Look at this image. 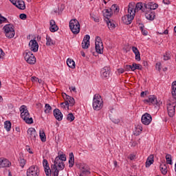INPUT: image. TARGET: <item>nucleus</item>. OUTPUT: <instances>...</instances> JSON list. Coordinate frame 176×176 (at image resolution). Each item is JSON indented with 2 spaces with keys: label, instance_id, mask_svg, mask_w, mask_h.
I'll list each match as a JSON object with an SVG mask.
<instances>
[{
  "label": "nucleus",
  "instance_id": "nucleus-42",
  "mask_svg": "<svg viewBox=\"0 0 176 176\" xmlns=\"http://www.w3.org/2000/svg\"><path fill=\"white\" fill-rule=\"evenodd\" d=\"M175 106H176L175 103H168L167 104V109H168V111L175 109Z\"/></svg>",
  "mask_w": 176,
  "mask_h": 176
},
{
  "label": "nucleus",
  "instance_id": "nucleus-48",
  "mask_svg": "<svg viewBox=\"0 0 176 176\" xmlns=\"http://www.w3.org/2000/svg\"><path fill=\"white\" fill-rule=\"evenodd\" d=\"M111 122H113V123H115L116 124H118L120 123V120L118 118H111Z\"/></svg>",
  "mask_w": 176,
  "mask_h": 176
},
{
  "label": "nucleus",
  "instance_id": "nucleus-56",
  "mask_svg": "<svg viewBox=\"0 0 176 176\" xmlns=\"http://www.w3.org/2000/svg\"><path fill=\"white\" fill-rule=\"evenodd\" d=\"M69 90H71V91H76V88L74 86H72L69 87Z\"/></svg>",
  "mask_w": 176,
  "mask_h": 176
},
{
  "label": "nucleus",
  "instance_id": "nucleus-49",
  "mask_svg": "<svg viewBox=\"0 0 176 176\" xmlns=\"http://www.w3.org/2000/svg\"><path fill=\"white\" fill-rule=\"evenodd\" d=\"M125 71H133V65H126L124 67Z\"/></svg>",
  "mask_w": 176,
  "mask_h": 176
},
{
  "label": "nucleus",
  "instance_id": "nucleus-14",
  "mask_svg": "<svg viewBox=\"0 0 176 176\" xmlns=\"http://www.w3.org/2000/svg\"><path fill=\"white\" fill-rule=\"evenodd\" d=\"M29 47H30V50L32 52H34V53H36V52H38V49H39V45L38 44V42H36L35 39L30 41Z\"/></svg>",
  "mask_w": 176,
  "mask_h": 176
},
{
  "label": "nucleus",
  "instance_id": "nucleus-51",
  "mask_svg": "<svg viewBox=\"0 0 176 176\" xmlns=\"http://www.w3.org/2000/svg\"><path fill=\"white\" fill-rule=\"evenodd\" d=\"M19 17L21 20H25L27 19V14H21Z\"/></svg>",
  "mask_w": 176,
  "mask_h": 176
},
{
  "label": "nucleus",
  "instance_id": "nucleus-19",
  "mask_svg": "<svg viewBox=\"0 0 176 176\" xmlns=\"http://www.w3.org/2000/svg\"><path fill=\"white\" fill-rule=\"evenodd\" d=\"M54 116L56 120H58V122L63 120V113H61V111L58 109H55L54 110Z\"/></svg>",
  "mask_w": 176,
  "mask_h": 176
},
{
  "label": "nucleus",
  "instance_id": "nucleus-40",
  "mask_svg": "<svg viewBox=\"0 0 176 176\" xmlns=\"http://www.w3.org/2000/svg\"><path fill=\"white\" fill-rule=\"evenodd\" d=\"M19 164H20L21 167L22 168H24V166H25L27 161L25 159L20 157L19 159Z\"/></svg>",
  "mask_w": 176,
  "mask_h": 176
},
{
  "label": "nucleus",
  "instance_id": "nucleus-39",
  "mask_svg": "<svg viewBox=\"0 0 176 176\" xmlns=\"http://www.w3.org/2000/svg\"><path fill=\"white\" fill-rule=\"evenodd\" d=\"M166 164H173V160L171 158V155L166 154Z\"/></svg>",
  "mask_w": 176,
  "mask_h": 176
},
{
  "label": "nucleus",
  "instance_id": "nucleus-2",
  "mask_svg": "<svg viewBox=\"0 0 176 176\" xmlns=\"http://www.w3.org/2000/svg\"><path fill=\"white\" fill-rule=\"evenodd\" d=\"M135 6V3H130L128 6V14L122 16V20L124 24H131L133 20H134V16H135V12L133 11L134 7Z\"/></svg>",
  "mask_w": 176,
  "mask_h": 176
},
{
  "label": "nucleus",
  "instance_id": "nucleus-15",
  "mask_svg": "<svg viewBox=\"0 0 176 176\" xmlns=\"http://www.w3.org/2000/svg\"><path fill=\"white\" fill-rule=\"evenodd\" d=\"M90 46V36L89 34L85 35L82 42V49H89Z\"/></svg>",
  "mask_w": 176,
  "mask_h": 176
},
{
  "label": "nucleus",
  "instance_id": "nucleus-26",
  "mask_svg": "<svg viewBox=\"0 0 176 176\" xmlns=\"http://www.w3.org/2000/svg\"><path fill=\"white\" fill-rule=\"evenodd\" d=\"M160 170L162 174H163L164 175H166V174H167V171H168L167 164H166V162L161 164L160 166Z\"/></svg>",
  "mask_w": 176,
  "mask_h": 176
},
{
  "label": "nucleus",
  "instance_id": "nucleus-54",
  "mask_svg": "<svg viewBox=\"0 0 176 176\" xmlns=\"http://www.w3.org/2000/svg\"><path fill=\"white\" fill-rule=\"evenodd\" d=\"M50 27H52L53 25H56V21H54V20H51L50 21Z\"/></svg>",
  "mask_w": 176,
  "mask_h": 176
},
{
  "label": "nucleus",
  "instance_id": "nucleus-32",
  "mask_svg": "<svg viewBox=\"0 0 176 176\" xmlns=\"http://www.w3.org/2000/svg\"><path fill=\"white\" fill-rule=\"evenodd\" d=\"M4 128L8 131H10V129H12V122H10V121H6L4 122Z\"/></svg>",
  "mask_w": 176,
  "mask_h": 176
},
{
  "label": "nucleus",
  "instance_id": "nucleus-35",
  "mask_svg": "<svg viewBox=\"0 0 176 176\" xmlns=\"http://www.w3.org/2000/svg\"><path fill=\"white\" fill-rule=\"evenodd\" d=\"M46 45L47 46H52V45H54V41L50 38V36H46Z\"/></svg>",
  "mask_w": 176,
  "mask_h": 176
},
{
  "label": "nucleus",
  "instance_id": "nucleus-38",
  "mask_svg": "<svg viewBox=\"0 0 176 176\" xmlns=\"http://www.w3.org/2000/svg\"><path fill=\"white\" fill-rule=\"evenodd\" d=\"M106 22L109 30H113V28H115V23H112L111 20H106Z\"/></svg>",
  "mask_w": 176,
  "mask_h": 176
},
{
  "label": "nucleus",
  "instance_id": "nucleus-4",
  "mask_svg": "<svg viewBox=\"0 0 176 176\" xmlns=\"http://www.w3.org/2000/svg\"><path fill=\"white\" fill-rule=\"evenodd\" d=\"M103 102H104L102 101V98H101V96L99 94L94 95L92 103L94 111H100V109H102V107L104 106Z\"/></svg>",
  "mask_w": 176,
  "mask_h": 176
},
{
  "label": "nucleus",
  "instance_id": "nucleus-12",
  "mask_svg": "<svg viewBox=\"0 0 176 176\" xmlns=\"http://www.w3.org/2000/svg\"><path fill=\"white\" fill-rule=\"evenodd\" d=\"M152 122V116L151 114L146 113L142 116V123L145 124V126H148L151 124Z\"/></svg>",
  "mask_w": 176,
  "mask_h": 176
},
{
  "label": "nucleus",
  "instance_id": "nucleus-50",
  "mask_svg": "<svg viewBox=\"0 0 176 176\" xmlns=\"http://www.w3.org/2000/svg\"><path fill=\"white\" fill-rule=\"evenodd\" d=\"M5 57V52H3V50L0 48V60H3Z\"/></svg>",
  "mask_w": 176,
  "mask_h": 176
},
{
  "label": "nucleus",
  "instance_id": "nucleus-34",
  "mask_svg": "<svg viewBox=\"0 0 176 176\" xmlns=\"http://www.w3.org/2000/svg\"><path fill=\"white\" fill-rule=\"evenodd\" d=\"M132 69L133 71H135V69H139L140 71H141V69H142V65L133 63L132 64Z\"/></svg>",
  "mask_w": 176,
  "mask_h": 176
},
{
  "label": "nucleus",
  "instance_id": "nucleus-28",
  "mask_svg": "<svg viewBox=\"0 0 176 176\" xmlns=\"http://www.w3.org/2000/svg\"><path fill=\"white\" fill-rule=\"evenodd\" d=\"M153 155H150L146 162V167H151V164H153Z\"/></svg>",
  "mask_w": 176,
  "mask_h": 176
},
{
  "label": "nucleus",
  "instance_id": "nucleus-45",
  "mask_svg": "<svg viewBox=\"0 0 176 176\" xmlns=\"http://www.w3.org/2000/svg\"><path fill=\"white\" fill-rule=\"evenodd\" d=\"M58 30V27L57 26V25H54L53 26H50V31H51V32H56V31Z\"/></svg>",
  "mask_w": 176,
  "mask_h": 176
},
{
  "label": "nucleus",
  "instance_id": "nucleus-46",
  "mask_svg": "<svg viewBox=\"0 0 176 176\" xmlns=\"http://www.w3.org/2000/svg\"><path fill=\"white\" fill-rule=\"evenodd\" d=\"M168 115L170 118H173L175 115V109L168 110Z\"/></svg>",
  "mask_w": 176,
  "mask_h": 176
},
{
  "label": "nucleus",
  "instance_id": "nucleus-44",
  "mask_svg": "<svg viewBox=\"0 0 176 176\" xmlns=\"http://www.w3.org/2000/svg\"><path fill=\"white\" fill-rule=\"evenodd\" d=\"M90 17L96 23H98V21H100V19H98V16H97L96 15H94V14H93V13L90 14Z\"/></svg>",
  "mask_w": 176,
  "mask_h": 176
},
{
  "label": "nucleus",
  "instance_id": "nucleus-63",
  "mask_svg": "<svg viewBox=\"0 0 176 176\" xmlns=\"http://www.w3.org/2000/svg\"><path fill=\"white\" fill-rule=\"evenodd\" d=\"M164 34L165 35H167V34H168V30H166L164 32Z\"/></svg>",
  "mask_w": 176,
  "mask_h": 176
},
{
  "label": "nucleus",
  "instance_id": "nucleus-7",
  "mask_svg": "<svg viewBox=\"0 0 176 176\" xmlns=\"http://www.w3.org/2000/svg\"><path fill=\"white\" fill-rule=\"evenodd\" d=\"M62 96L65 100V102L61 103L62 107H67L68 108L69 105L70 107L75 105V99L74 98L67 95L65 93L62 94Z\"/></svg>",
  "mask_w": 176,
  "mask_h": 176
},
{
  "label": "nucleus",
  "instance_id": "nucleus-23",
  "mask_svg": "<svg viewBox=\"0 0 176 176\" xmlns=\"http://www.w3.org/2000/svg\"><path fill=\"white\" fill-rule=\"evenodd\" d=\"M75 164V157H74V153H70L69 154V167L71 168L74 167Z\"/></svg>",
  "mask_w": 176,
  "mask_h": 176
},
{
  "label": "nucleus",
  "instance_id": "nucleus-47",
  "mask_svg": "<svg viewBox=\"0 0 176 176\" xmlns=\"http://www.w3.org/2000/svg\"><path fill=\"white\" fill-rule=\"evenodd\" d=\"M3 23H8V19L5 18V16H3L0 14V24H2Z\"/></svg>",
  "mask_w": 176,
  "mask_h": 176
},
{
  "label": "nucleus",
  "instance_id": "nucleus-6",
  "mask_svg": "<svg viewBox=\"0 0 176 176\" xmlns=\"http://www.w3.org/2000/svg\"><path fill=\"white\" fill-rule=\"evenodd\" d=\"M4 32L6 36L12 39V38L14 37L15 32H14V26L12 24H7L3 27Z\"/></svg>",
  "mask_w": 176,
  "mask_h": 176
},
{
  "label": "nucleus",
  "instance_id": "nucleus-33",
  "mask_svg": "<svg viewBox=\"0 0 176 176\" xmlns=\"http://www.w3.org/2000/svg\"><path fill=\"white\" fill-rule=\"evenodd\" d=\"M39 137L42 142H46V135L45 134V131H40L39 132Z\"/></svg>",
  "mask_w": 176,
  "mask_h": 176
},
{
  "label": "nucleus",
  "instance_id": "nucleus-16",
  "mask_svg": "<svg viewBox=\"0 0 176 176\" xmlns=\"http://www.w3.org/2000/svg\"><path fill=\"white\" fill-rule=\"evenodd\" d=\"M10 164H12L9 162V160L4 157L0 158V168L10 167Z\"/></svg>",
  "mask_w": 176,
  "mask_h": 176
},
{
  "label": "nucleus",
  "instance_id": "nucleus-36",
  "mask_svg": "<svg viewBox=\"0 0 176 176\" xmlns=\"http://www.w3.org/2000/svg\"><path fill=\"white\" fill-rule=\"evenodd\" d=\"M141 133H142V126L141 125L136 126L135 131V135H140Z\"/></svg>",
  "mask_w": 176,
  "mask_h": 176
},
{
  "label": "nucleus",
  "instance_id": "nucleus-20",
  "mask_svg": "<svg viewBox=\"0 0 176 176\" xmlns=\"http://www.w3.org/2000/svg\"><path fill=\"white\" fill-rule=\"evenodd\" d=\"M138 10H142V12H146V8H142V3H137L135 4V6L133 9V12H135V14L137 12H138Z\"/></svg>",
  "mask_w": 176,
  "mask_h": 176
},
{
  "label": "nucleus",
  "instance_id": "nucleus-22",
  "mask_svg": "<svg viewBox=\"0 0 176 176\" xmlns=\"http://www.w3.org/2000/svg\"><path fill=\"white\" fill-rule=\"evenodd\" d=\"M144 8L150 10H155L159 8V5L157 3H148V4H144Z\"/></svg>",
  "mask_w": 176,
  "mask_h": 176
},
{
  "label": "nucleus",
  "instance_id": "nucleus-31",
  "mask_svg": "<svg viewBox=\"0 0 176 176\" xmlns=\"http://www.w3.org/2000/svg\"><path fill=\"white\" fill-rule=\"evenodd\" d=\"M145 17L147 20H151L152 21V20H154L155 19V14L151 12H146Z\"/></svg>",
  "mask_w": 176,
  "mask_h": 176
},
{
  "label": "nucleus",
  "instance_id": "nucleus-60",
  "mask_svg": "<svg viewBox=\"0 0 176 176\" xmlns=\"http://www.w3.org/2000/svg\"><path fill=\"white\" fill-rule=\"evenodd\" d=\"M139 28H140V31H142V30H144V25L140 24Z\"/></svg>",
  "mask_w": 176,
  "mask_h": 176
},
{
  "label": "nucleus",
  "instance_id": "nucleus-58",
  "mask_svg": "<svg viewBox=\"0 0 176 176\" xmlns=\"http://www.w3.org/2000/svg\"><path fill=\"white\" fill-rule=\"evenodd\" d=\"M118 72H119V74H124V69L122 68L118 69Z\"/></svg>",
  "mask_w": 176,
  "mask_h": 176
},
{
  "label": "nucleus",
  "instance_id": "nucleus-11",
  "mask_svg": "<svg viewBox=\"0 0 176 176\" xmlns=\"http://www.w3.org/2000/svg\"><path fill=\"white\" fill-rule=\"evenodd\" d=\"M28 138L31 141H36L38 138V133L34 128H29L28 129Z\"/></svg>",
  "mask_w": 176,
  "mask_h": 176
},
{
  "label": "nucleus",
  "instance_id": "nucleus-62",
  "mask_svg": "<svg viewBox=\"0 0 176 176\" xmlns=\"http://www.w3.org/2000/svg\"><path fill=\"white\" fill-rule=\"evenodd\" d=\"M81 56H82V57H86V54L84 52H81Z\"/></svg>",
  "mask_w": 176,
  "mask_h": 176
},
{
  "label": "nucleus",
  "instance_id": "nucleus-13",
  "mask_svg": "<svg viewBox=\"0 0 176 176\" xmlns=\"http://www.w3.org/2000/svg\"><path fill=\"white\" fill-rule=\"evenodd\" d=\"M43 166L44 167L45 175L52 176V173H53V170H52V168L50 169V167L49 166V162H47V160H43Z\"/></svg>",
  "mask_w": 176,
  "mask_h": 176
},
{
  "label": "nucleus",
  "instance_id": "nucleus-18",
  "mask_svg": "<svg viewBox=\"0 0 176 176\" xmlns=\"http://www.w3.org/2000/svg\"><path fill=\"white\" fill-rule=\"evenodd\" d=\"M144 102H148V104H153L154 105H157V99L156 96L154 95H151L148 98L144 100Z\"/></svg>",
  "mask_w": 176,
  "mask_h": 176
},
{
  "label": "nucleus",
  "instance_id": "nucleus-37",
  "mask_svg": "<svg viewBox=\"0 0 176 176\" xmlns=\"http://www.w3.org/2000/svg\"><path fill=\"white\" fill-rule=\"evenodd\" d=\"M111 12H114V13H119V7L116 4H113L111 6V8H109Z\"/></svg>",
  "mask_w": 176,
  "mask_h": 176
},
{
  "label": "nucleus",
  "instance_id": "nucleus-9",
  "mask_svg": "<svg viewBox=\"0 0 176 176\" xmlns=\"http://www.w3.org/2000/svg\"><path fill=\"white\" fill-rule=\"evenodd\" d=\"M95 47L97 53H99V54H102V53H104V45H102L101 37H96Z\"/></svg>",
  "mask_w": 176,
  "mask_h": 176
},
{
  "label": "nucleus",
  "instance_id": "nucleus-41",
  "mask_svg": "<svg viewBox=\"0 0 176 176\" xmlns=\"http://www.w3.org/2000/svg\"><path fill=\"white\" fill-rule=\"evenodd\" d=\"M66 119L69 122H74V120H75V116H74V114H72V113H70L67 116Z\"/></svg>",
  "mask_w": 176,
  "mask_h": 176
},
{
  "label": "nucleus",
  "instance_id": "nucleus-53",
  "mask_svg": "<svg viewBox=\"0 0 176 176\" xmlns=\"http://www.w3.org/2000/svg\"><path fill=\"white\" fill-rule=\"evenodd\" d=\"M141 32H142V34L144 35V36H146V35H148V31L143 29L142 30H141Z\"/></svg>",
  "mask_w": 176,
  "mask_h": 176
},
{
  "label": "nucleus",
  "instance_id": "nucleus-55",
  "mask_svg": "<svg viewBox=\"0 0 176 176\" xmlns=\"http://www.w3.org/2000/svg\"><path fill=\"white\" fill-rule=\"evenodd\" d=\"M10 2H11V3H12V5H14V6H16V5L17 3V0H10Z\"/></svg>",
  "mask_w": 176,
  "mask_h": 176
},
{
  "label": "nucleus",
  "instance_id": "nucleus-57",
  "mask_svg": "<svg viewBox=\"0 0 176 176\" xmlns=\"http://www.w3.org/2000/svg\"><path fill=\"white\" fill-rule=\"evenodd\" d=\"M147 91H142L140 94V97H144V96H146Z\"/></svg>",
  "mask_w": 176,
  "mask_h": 176
},
{
  "label": "nucleus",
  "instance_id": "nucleus-30",
  "mask_svg": "<svg viewBox=\"0 0 176 176\" xmlns=\"http://www.w3.org/2000/svg\"><path fill=\"white\" fill-rule=\"evenodd\" d=\"M172 96L173 98L176 101V80L172 83Z\"/></svg>",
  "mask_w": 176,
  "mask_h": 176
},
{
  "label": "nucleus",
  "instance_id": "nucleus-43",
  "mask_svg": "<svg viewBox=\"0 0 176 176\" xmlns=\"http://www.w3.org/2000/svg\"><path fill=\"white\" fill-rule=\"evenodd\" d=\"M51 111H52V107H50V104H45V113H50Z\"/></svg>",
  "mask_w": 176,
  "mask_h": 176
},
{
  "label": "nucleus",
  "instance_id": "nucleus-24",
  "mask_svg": "<svg viewBox=\"0 0 176 176\" xmlns=\"http://www.w3.org/2000/svg\"><path fill=\"white\" fill-rule=\"evenodd\" d=\"M103 16L105 17L106 20H109V18L112 16V11L111 9L109 8L103 10Z\"/></svg>",
  "mask_w": 176,
  "mask_h": 176
},
{
  "label": "nucleus",
  "instance_id": "nucleus-27",
  "mask_svg": "<svg viewBox=\"0 0 176 176\" xmlns=\"http://www.w3.org/2000/svg\"><path fill=\"white\" fill-rule=\"evenodd\" d=\"M80 170L82 174H85V175H89L90 174V169L86 165H82L80 166Z\"/></svg>",
  "mask_w": 176,
  "mask_h": 176
},
{
  "label": "nucleus",
  "instance_id": "nucleus-52",
  "mask_svg": "<svg viewBox=\"0 0 176 176\" xmlns=\"http://www.w3.org/2000/svg\"><path fill=\"white\" fill-rule=\"evenodd\" d=\"M129 158L130 159V160H134L136 157H135V155L134 154H131L129 157Z\"/></svg>",
  "mask_w": 176,
  "mask_h": 176
},
{
  "label": "nucleus",
  "instance_id": "nucleus-10",
  "mask_svg": "<svg viewBox=\"0 0 176 176\" xmlns=\"http://www.w3.org/2000/svg\"><path fill=\"white\" fill-rule=\"evenodd\" d=\"M27 176H39V168L36 166H32L28 168L26 172Z\"/></svg>",
  "mask_w": 176,
  "mask_h": 176
},
{
  "label": "nucleus",
  "instance_id": "nucleus-17",
  "mask_svg": "<svg viewBox=\"0 0 176 176\" xmlns=\"http://www.w3.org/2000/svg\"><path fill=\"white\" fill-rule=\"evenodd\" d=\"M111 74V68L109 67H104L101 69L100 74L102 78H109Z\"/></svg>",
  "mask_w": 176,
  "mask_h": 176
},
{
  "label": "nucleus",
  "instance_id": "nucleus-3",
  "mask_svg": "<svg viewBox=\"0 0 176 176\" xmlns=\"http://www.w3.org/2000/svg\"><path fill=\"white\" fill-rule=\"evenodd\" d=\"M21 112V117L28 124H32L34 123V120H32V118L30 117V112H28V110L27 109V106L22 105L20 109Z\"/></svg>",
  "mask_w": 176,
  "mask_h": 176
},
{
  "label": "nucleus",
  "instance_id": "nucleus-8",
  "mask_svg": "<svg viewBox=\"0 0 176 176\" xmlns=\"http://www.w3.org/2000/svg\"><path fill=\"white\" fill-rule=\"evenodd\" d=\"M23 57L28 64L34 65L35 63H36V58H35V56H34L32 52L30 51H25L23 53Z\"/></svg>",
  "mask_w": 176,
  "mask_h": 176
},
{
  "label": "nucleus",
  "instance_id": "nucleus-59",
  "mask_svg": "<svg viewBox=\"0 0 176 176\" xmlns=\"http://www.w3.org/2000/svg\"><path fill=\"white\" fill-rule=\"evenodd\" d=\"M164 60L167 61V60H170V56L164 55Z\"/></svg>",
  "mask_w": 176,
  "mask_h": 176
},
{
  "label": "nucleus",
  "instance_id": "nucleus-1",
  "mask_svg": "<svg viewBox=\"0 0 176 176\" xmlns=\"http://www.w3.org/2000/svg\"><path fill=\"white\" fill-rule=\"evenodd\" d=\"M67 161V157L65 155L60 154L58 155L54 162V164L52 165L51 168L53 173L54 176H58V173L60 170H64V167L65 165L64 164V162Z\"/></svg>",
  "mask_w": 176,
  "mask_h": 176
},
{
  "label": "nucleus",
  "instance_id": "nucleus-29",
  "mask_svg": "<svg viewBox=\"0 0 176 176\" xmlns=\"http://www.w3.org/2000/svg\"><path fill=\"white\" fill-rule=\"evenodd\" d=\"M67 65L69 68H72V69H75V61H74V59L67 58Z\"/></svg>",
  "mask_w": 176,
  "mask_h": 176
},
{
  "label": "nucleus",
  "instance_id": "nucleus-21",
  "mask_svg": "<svg viewBox=\"0 0 176 176\" xmlns=\"http://www.w3.org/2000/svg\"><path fill=\"white\" fill-rule=\"evenodd\" d=\"M132 52L134 53L135 57V60L137 61H141V54L140 53V50L136 47H132Z\"/></svg>",
  "mask_w": 176,
  "mask_h": 176
},
{
  "label": "nucleus",
  "instance_id": "nucleus-64",
  "mask_svg": "<svg viewBox=\"0 0 176 176\" xmlns=\"http://www.w3.org/2000/svg\"><path fill=\"white\" fill-rule=\"evenodd\" d=\"M163 2H164V3H165V5H167L168 3H167L168 1H167V0H163Z\"/></svg>",
  "mask_w": 176,
  "mask_h": 176
},
{
  "label": "nucleus",
  "instance_id": "nucleus-5",
  "mask_svg": "<svg viewBox=\"0 0 176 176\" xmlns=\"http://www.w3.org/2000/svg\"><path fill=\"white\" fill-rule=\"evenodd\" d=\"M69 28L75 35L80 32V24L79 21L76 19H72L69 23Z\"/></svg>",
  "mask_w": 176,
  "mask_h": 176
},
{
  "label": "nucleus",
  "instance_id": "nucleus-25",
  "mask_svg": "<svg viewBox=\"0 0 176 176\" xmlns=\"http://www.w3.org/2000/svg\"><path fill=\"white\" fill-rule=\"evenodd\" d=\"M18 9L21 10H24L25 9V3L23 0H17L16 4L15 6Z\"/></svg>",
  "mask_w": 176,
  "mask_h": 176
},
{
  "label": "nucleus",
  "instance_id": "nucleus-61",
  "mask_svg": "<svg viewBox=\"0 0 176 176\" xmlns=\"http://www.w3.org/2000/svg\"><path fill=\"white\" fill-rule=\"evenodd\" d=\"M37 79H38V78H36V76H32V82L36 81Z\"/></svg>",
  "mask_w": 176,
  "mask_h": 176
}]
</instances>
